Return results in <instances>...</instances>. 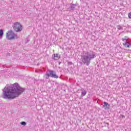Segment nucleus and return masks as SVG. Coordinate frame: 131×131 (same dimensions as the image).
<instances>
[{"label": "nucleus", "mask_w": 131, "mask_h": 131, "mask_svg": "<svg viewBox=\"0 0 131 131\" xmlns=\"http://www.w3.org/2000/svg\"><path fill=\"white\" fill-rule=\"evenodd\" d=\"M25 89L20 87L17 83H15L10 86H6L3 90L4 99L13 100L19 97Z\"/></svg>", "instance_id": "nucleus-1"}, {"label": "nucleus", "mask_w": 131, "mask_h": 131, "mask_svg": "<svg viewBox=\"0 0 131 131\" xmlns=\"http://www.w3.org/2000/svg\"><path fill=\"white\" fill-rule=\"evenodd\" d=\"M96 58V54L92 51L85 52L83 55L81 56L82 62L86 66L91 64V61Z\"/></svg>", "instance_id": "nucleus-2"}, {"label": "nucleus", "mask_w": 131, "mask_h": 131, "mask_svg": "<svg viewBox=\"0 0 131 131\" xmlns=\"http://www.w3.org/2000/svg\"><path fill=\"white\" fill-rule=\"evenodd\" d=\"M6 38L8 39V40H12L13 39H15V38H18V36L16 34L14 33L13 30H10L6 33Z\"/></svg>", "instance_id": "nucleus-3"}, {"label": "nucleus", "mask_w": 131, "mask_h": 131, "mask_svg": "<svg viewBox=\"0 0 131 131\" xmlns=\"http://www.w3.org/2000/svg\"><path fill=\"white\" fill-rule=\"evenodd\" d=\"M46 77L47 79H49V77H52L53 78H59V76L56 74V72L52 70H49L47 71Z\"/></svg>", "instance_id": "nucleus-4"}, {"label": "nucleus", "mask_w": 131, "mask_h": 131, "mask_svg": "<svg viewBox=\"0 0 131 131\" xmlns=\"http://www.w3.org/2000/svg\"><path fill=\"white\" fill-rule=\"evenodd\" d=\"M13 29L16 32H20V31H22V25L18 22L15 23L13 25Z\"/></svg>", "instance_id": "nucleus-5"}, {"label": "nucleus", "mask_w": 131, "mask_h": 131, "mask_svg": "<svg viewBox=\"0 0 131 131\" xmlns=\"http://www.w3.org/2000/svg\"><path fill=\"white\" fill-rule=\"evenodd\" d=\"M60 58H61V56H60V55H59L58 53L54 54L52 55V59L55 61L59 60Z\"/></svg>", "instance_id": "nucleus-6"}, {"label": "nucleus", "mask_w": 131, "mask_h": 131, "mask_svg": "<svg viewBox=\"0 0 131 131\" xmlns=\"http://www.w3.org/2000/svg\"><path fill=\"white\" fill-rule=\"evenodd\" d=\"M75 8H76V5L74 4H71L70 7L68 8L69 11H74L75 10Z\"/></svg>", "instance_id": "nucleus-7"}, {"label": "nucleus", "mask_w": 131, "mask_h": 131, "mask_svg": "<svg viewBox=\"0 0 131 131\" xmlns=\"http://www.w3.org/2000/svg\"><path fill=\"white\" fill-rule=\"evenodd\" d=\"M109 107H110V105L108 103L104 102L103 108H105V109H109Z\"/></svg>", "instance_id": "nucleus-8"}, {"label": "nucleus", "mask_w": 131, "mask_h": 131, "mask_svg": "<svg viewBox=\"0 0 131 131\" xmlns=\"http://www.w3.org/2000/svg\"><path fill=\"white\" fill-rule=\"evenodd\" d=\"M81 96L82 97H84V96H85V95H86V91L83 90V89H81Z\"/></svg>", "instance_id": "nucleus-9"}, {"label": "nucleus", "mask_w": 131, "mask_h": 131, "mask_svg": "<svg viewBox=\"0 0 131 131\" xmlns=\"http://www.w3.org/2000/svg\"><path fill=\"white\" fill-rule=\"evenodd\" d=\"M123 45L125 47V48H129V47H131V44L129 43V42H125L123 43Z\"/></svg>", "instance_id": "nucleus-10"}, {"label": "nucleus", "mask_w": 131, "mask_h": 131, "mask_svg": "<svg viewBox=\"0 0 131 131\" xmlns=\"http://www.w3.org/2000/svg\"><path fill=\"white\" fill-rule=\"evenodd\" d=\"M3 35H4V31L3 30V29H1V38L3 36Z\"/></svg>", "instance_id": "nucleus-11"}, {"label": "nucleus", "mask_w": 131, "mask_h": 131, "mask_svg": "<svg viewBox=\"0 0 131 131\" xmlns=\"http://www.w3.org/2000/svg\"><path fill=\"white\" fill-rule=\"evenodd\" d=\"M20 124H21V125H24V126H25V125H26V122L25 121L21 122Z\"/></svg>", "instance_id": "nucleus-12"}, {"label": "nucleus", "mask_w": 131, "mask_h": 131, "mask_svg": "<svg viewBox=\"0 0 131 131\" xmlns=\"http://www.w3.org/2000/svg\"><path fill=\"white\" fill-rule=\"evenodd\" d=\"M117 28L118 30H121L122 29V27L120 26H117Z\"/></svg>", "instance_id": "nucleus-13"}, {"label": "nucleus", "mask_w": 131, "mask_h": 131, "mask_svg": "<svg viewBox=\"0 0 131 131\" xmlns=\"http://www.w3.org/2000/svg\"><path fill=\"white\" fill-rule=\"evenodd\" d=\"M126 39H127V38H126V37H125V38H122V40H123V41H124V40H126Z\"/></svg>", "instance_id": "nucleus-14"}, {"label": "nucleus", "mask_w": 131, "mask_h": 131, "mask_svg": "<svg viewBox=\"0 0 131 131\" xmlns=\"http://www.w3.org/2000/svg\"><path fill=\"white\" fill-rule=\"evenodd\" d=\"M106 124H107V125H109V123H106Z\"/></svg>", "instance_id": "nucleus-15"}, {"label": "nucleus", "mask_w": 131, "mask_h": 131, "mask_svg": "<svg viewBox=\"0 0 131 131\" xmlns=\"http://www.w3.org/2000/svg\"><path fill=\"white\" fill-rule=\"evenodd\" d=\"M61 64V62H59L58 64L60 65Z\"/></svg>", "instance_id": "nucleus-16"}, {"label": "nucleus", "mask_w": 131, "mask_h": 131, "mask_svg": "<svg viewBox=\"0 0 131 131\" xmlns=\"http://www.w3.org/2000/svg\"><path fill=\"white\" fill-rule=\"evenodd\" d=\"M58 68L60 69L61 68V67H59Z\"/></svg>", "instance_id": "nucleus-17"}]
</instances>
